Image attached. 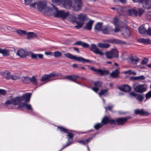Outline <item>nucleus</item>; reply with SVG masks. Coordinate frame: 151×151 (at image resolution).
<instances>
[{
	"mask_svg": "<svg viewBox=\"0 0 151 151\" xmlns=\"http://www.w3.org/2000/svg\"><path fill=\"white\" fill-rule=\"evenodd\" d=\"M31 95V93H27L22 96H17L14 98L9 99L6 101L5 104L6 105L12 104L16 106L19 105L22 101H25V103H27L30 100Z\"/></svg>",
	"mask_w": 151,
	"mask_h": 151,
	"instance_id": "f257e3e1",
	"label": "nucleus"
},
{
	"mask_svg": "<svg viewBox=\"0 0 151 151\" xmlns=\"http://www.w3.org/2000/svg\"><path fill=\"white\" fill-rule=\"evenodd\" d=\"M64 55L66 57H67L71 60L77 61L80 62L91 63L92 62H94V61L93 60H90L89 59H86L81 57H77L76 56L72 55L69 53L64 54Z\"/></svg>",
	"mask_w": 151,
	"mask_h": 151,
	"instance_id": "f03ea898",
	"label": "nucleus"
},
{
	"mask_svg": "<svg viewBox=\"0 0 151 151\" xmlns=\"http://www.w3.org/2000/svg\"><path fill=\"white\" fill-rule=\"evenodd\" d=\"M59 76H62V74L60 73H57L52 72L49 74H45L43 75L40 79V81L41 82H43L47 81H48V82L51 81L56 79H51V78L54 77Z\"/></svg>",
	"mask_w": 151,
	"mask_h": 151,
	"instance_id": "7ed1b4c3",
	"label": "nucleus"
},
{
	"mask_svg": "<svg viewBox=\"0 0 151 151\" xmlns=\"http://www.w3.org/2000/svg\"><path fill=\"white\" fill-rule=\"evenodd\" d=\"M37 9L40 12H42L44 9H45L47 13L51 12L53 9L51 7L46 6V3L42 1H40L38 2H37Z\"/></svg>",
	"mask_w": 151,
	"mask_h": 151,
	"instance_id": "20e7f679",
	"label": "nucleus"
},
{
	"mask_svg": "<svg viewBox=\"0 0 151 151\" xmlns=\"http://www.w3.org/2000/svg\"><path fill=\"white\" fill-rule=\"evenodd\" d=\"M52 1L58 4H62L63 7L66 9H69L72 6V0H52Z\"/></svg>",
	"mask_w": 151,
	"mask_h": 151,
	"instance_id": "39448f33",
	"label": "nucleus"
},
{
	"mask_svg": "<svg viewBox=\"0 0 151 151\" xmlns=\"http://www.w3.org/2000/svg\"><path fill=\"white\" fill-rule=\"evenodd\" d=\"M105 54L106 58L109 59L114 58H117L119 57L118 51L116 49H113L110 51H107Z\"/></svg>",
	"mask_w": 151,
	"mask_h": 151,
	"instance_id": "423d86ee",
	"label": "nucleus"
},
{
	"mask_svg": "<svg viewBox=\"0 0 151 151\" xmlns=\"http://www.w3.org/2000/svg\"><path fill=\"white\" fill-rule=\"evenodd\" d=\"M58 129H59L60 131L61 132H63L64 133H67L68 134L67 135L68 137V140L67 142H71L72 144L73 141V137H74V134L71 132H68V130L60 126H58Z\"/></svg>",
	"mask_w": 151,
	"mask_h": 151,
	"instance_id": "0eeeda50",
	"label": "nucleus"
},
{
	"mask_svg": "<svg viewBox=\"0 0 151 151\" xmlns=\"http://www.w3.org/2000/svg\"><path fill=\"white\" fill-rule=\"evenodd\" d=\"M80 78V76L76 75H72L69 76H65L64 78H60V79H68V80H70L72 81H73L78 84H80L81 86H86L87 87H88V86H86L85 84L83 85L81 84V83L78 81H76V80Z\"/></svg>",
	"mask_w": 151,
	"mask_h": 151,
	"instance_id": "6e6552de",
	"label": "nucleus"
},
{
	"mask_svg": "<svg viewBox=\"0 0 151 151\" xmlns=\"http://www.w3.org/2000/svg\"><path fill=\"white\" fill-rule=\"evenodd\" d=\"M134 90L136 92L139 93H142L146 91L147 87L145 84H138L133 86Z\"/></svg>",
	"mask_w": 151,
	"mask_h": 151,
	"instance_id": "1a4fd4ad",
	"label": "nucleus"
},
{
	"mask_svg": "<svg viewBox=\"0 0 151 151\" xmlns=\"http://www.w3.org/2000/svg\"><path fill=\"white\" fill-rule=\"evenodd\" d=\"M27 103H21L19 104L17 109L20 110H23L25 108L27 110H31L32 112L33 113V109L30 104H28Z\"/></svg>",
	"mask_w": 151,
	"mask_h": 151,
	"instance_id": "9d476101",
	"label": "nucleus"
},
{
	"mask_svg": "<svg viewBox=\"0 0 151 151\" xmlns=\"http://www.w3.org/2000/svg\"><path fill=\"white\" fill-rule=\"evenodd\" d=\"M130 116L126 117H119L116 119V121L117 124L118 125H123L127 121L128 119L131 118Z\"/></svg>",
	"mask_w": 151,
	"mask_h": 151,
	"instance_id": "9b49d317",
	"label": "nucleus"
},
{
	"mask_svg": "<svg viewBox=\"0 0 151 151\" xmlns=\"http://www.w3.org/2000/svg\"><path fill=\"white\" fill-rule=\"evenodd\" d=\"M89 50L96 54H99L101 56L104 54V53L101 51L100 49L97 47L96 45L94 44L91 45V46L89 48Z\"/></svg>",
	"mask_w": 151,
	"mask_h": 151,
	"instance_id": "f8f14e48",
	"label": "nucleus"
},
{
	"mask_svg": "<svg viewBox=\"0 0 151 151\" xmlns=\"http://www.w3.org/2000/svg\"><path fill=\"white\" fill-rule=\"evenodd\" d=\"M89 69L92 71L100 73L101 76L108 75L109 73V71L108 70H103L101 69H97L93 67H90Z\"/></svg>",
	"mask_w": 151,
	"mask_h": 151,
	"instance_id": "ddd939ff",
	"label": "nucleus"
},
{
	"mask_svg": "<svg viewBox=\"0 0 151 151\" xmlns=\"http://www.w3.org/2000/svg\"><path fill=\"white\" fill-rule=\"evenodd\" d=\"M82 5L81 0H75V3L73 6V10L76 12L80 11Z\"/></svg>",
	"mask_w": 151,
	"mask_h": 151,
	"instance_id": "4468645a",
	"label": "nucleus"
},
{
	"mask_svg": "<svg viewBox=\"0 0 151 151\" xmlns=\"http://www.w3.org/2000/svg\"><path fill=\"white\" fill-rule=\"evenodd\" d=\"M130 95L131 96L134 97L137 100L140 102H142L143 101L144 99L143 95H141L140 94H137L135 92L132 91L130 93Z\"/></svg>",
	"mask_w": 151,
	"mask_h": 151,
	"instance_id": "2eb2a0df",
	"label": "nucleus"
},
{
	"mask_svg": "<svg viewBox=\"0 0 151 151\" xmlns=\"http://www.w3.org/2000/svg\"><path fill=\"white\" fill-rule=\"evenodd\" d=\"M53 10L51 12H53V15L55 17H61L62 10H58V8L55 6L52 5Z\"/></svg>",
	"mask_w": 151,
	"mask_h": 151,
	"instance_id": "dca6fc26",
	"label": "nucleus"
},
{
	"mask_svg": "<svg viewBox=\"0 0 151 151\" xmlns=\"http://www.w3.org/2000/svg\"><path fill=\"white\" fill-rule=\"evenodd\" d=\"M108 42L113 44L125 45L126 44L125 41L116 39H109L108 40Z\"/></svg>",
	"mask_w": 151,
	"mask_h": 151,
	"instance_id": "f3484780",
	"label": "nucleus"
},
{
	"mask_svg": "<svg viewBox=\"0 0 151 151\" xmlns=\"http://www.w3.org/2000/svg\"><path fill=\"white\" fill-rule=\"evenodd\" d=\"M118 88L121 91L125 92H128L131 90V88L128 85L124 84L119 86Z\"/></svg>",
	"mask_w": 151,
	"mask_h": 151,
	"instance_id": "a211bd4d",
	"label": "nucleus"
},
{
	"mask_svg": "<svg viewBox=\"0 0 151 151\" xmlns=\"http://www.w3.org/2000/svg\"><path fill=\"white\" fill-rule=\"evenodd\" d=\"M17 54L21 58H25L29 54L27 51L21 49L18 50Z\"/></svg>",
	"mask_w": 151,
	"mask_h": 151,
	"instance_id": "6ab92c4d",
	"label": "nucleus"
},
{
	"mask_svg": "<svg viewBox=\"0 0 151 151\" xmlns=\"http://www.w3.org/2000/svg\"><path fill=\"white\" fill-rule=\"evenodd\" d=\"M134 114H139L141 116H148L150 114L147 111H144L143 109H137L134 110Z\"/></svg>",
	"mask_w": 151,
	"mask_h": 151,
	"instance_id": "aec40b11",
	"label": "nucleus"
},
{
	"mask_svg": "<svg viewBox=\"0 0 151 151\" xmlns=\"http://www.w3.org/2000/svg\"><path fill=\"white\" fill-rule=\"evenodd\" d=\"M74 45L81 46L83 48H88L89 47V45L87 43L83 42L81 41H77L73 43Z\"/></svg>",
	"mask_w": 151,
	"mask_h": 151,
	"instance_id": "412c9836",
	"label": "nucleus"
},
{
	"mask_svg": "<svg viewBox=\"0 0 151 151\" xmlns=\"http://www.w3.org/2000/svg\"><path fill=\"white\" fill-rule=\"evenodd\" d=\"M131 63L134 65H137L139 62L140 59L138 58L136 56H131L129 58Z\"/></svg>",
	"mask_w": 151,
	"mask_h": 151,
	"instance_id": "4be33fe9",
	"label": "nucleus"
},
{
	"mask_svg": "<svg viewBox=\"0 0 151 151\" xmlns=\"http://www.w3.org/2000/svg\"><path fill=\"white\" fill-rule=\"evenodd\" d=\"M137 41L139 42L145 44H149L151 43V40L149 39L141 38L139 39Z\"/></svg>",
	"mask_w": 151,
	"mask_h": 151,
	"instance_id": "5701e85b",
	"label": "nucleus"
},
{
	"mask_svg": "<svg viewBox=\"0 0 151 151\" xmlns=\"http://www.w3.org/2000/svg\"><path fill=\"white\" fill-rule=\"evenodd\" d=\"M93 22V21L91 20H90L88 22L86 23V26L84 27V29L88 30H91Z\"/></svg>",
	"mask_w": 151,
	"mask_h": 151,
	"instance_id": "b1692460",
	"label": "nucleus"
},
{
	"mask_svg": "<svg viewBox=\"0 0 151 151\" xmlns=\"http://www.w3.org/2000/svg\"><path fill=\"white\" fill-rule=\"evenodd\" d=\"M142 4L144 7L147 9H149L151 8V0H147Z\"/></svg>",
	"mask_w": 151,
	"mask_h": 151,
	"instance_id": "393cba45",
	"label": "nucleus"
},
{
	"mask_svg": "<svg viewBox=\"0 0 151 151\" xmlns=\"http://www.w3.org/2000/svg\"><path fill=\"white\" fill-rule=\"evenodd\" d=\"M86 15L84 14H80L78 15V18L80 21L84 23L85 20L86 19Z\"/></svg>",
	"mask_w": 151,
	"mask_h": 151,
	"instance_id": "a878e982",
	"label": "nucleus"
},
{
	"mask_svg": "<svg viewBox=\"0 0 151 151\" xmlns=\"http://www.w3.org/2000/svg\"><path fill=\"white\" fill-rule=\"evenodd\" d=\"M119 72L118 70L116 69L113 71L110 74V76L112 78H115L119 76Z\"/></svg>",
	"mask_w": 151,
	"mask_h": 151,
	"instance_id": "bb28decb",
	"label": "nucleus"
},
{
	"mask_svg": "<svg viewBox=\"0 0 151 151\" xmlns=\"http://www.w3.org/2000/svg\"><path fill=\"white\" fill-rule=\"evenodd\" d=\"M103 27V23L99 22L97 23L95 26L94 29L95 31H100Z\"/></svg>",
	"mask_w": 151,
	"mask_h": 151,
	"instance_id": "cd10ccee",
	"label": "nucleus"
},
{
	"mask_svg": "<svg viewBox=\"0 0 151 151\" xmlns=\"http://www.w3.org/2000/svg\"><path fill=\"white\" fill-rule=\"evenodd\" d=\"M108 90L107 89H101L99 94V96L101 95H104L105 96H106L108 95L109 93H108Z\"/></svg>",
	"mask_w": 151,
	"mask_h": 151,
	"instance_id": "c85d7f7f",
	"label": "nucleus"
},
{
	"mask_svg": "<svg viewBox=\"0 0 151 151\" xmlns=\"http://www.w3.org/2000/svg\"><path fill=\"white\" fill-rule=\"evenodd\" d=\"M93 137H89L87 139H82L78 141V142L79 143H82L83 145H86L88 143H89V142Z\"/></svg>",
	"mask_w": 151,
	"mask_h": 151,
	"instance_id": "c756f323",
	"label": "nucleus"
},
{
	"mask_svg": "<svg viewBox=\"0 0 151 151\" xmlns=\"http://www.w3.org/2000/svg\"><path fill=\"white\" fill-rule=\"evenodd\" d=\"M98 46L101 48H108L110 46L109 44L106 43H99L98 44Z\"/></svg>",
	"mask_w": 151,
	"mask_h": 151,
	"instance_id": "7c9ffc66",
	"label": "nucleus"
},
{
	"mask_svg": "<svg viewBox=\"0 0 151 151\" xmlns=\"http://www.w3.org/2000/svg\"><path fill=\"white\" fill-rule=\"evenodd\" d=\"M109 26L107 25H104L102 27L101 31L104 34H108L109 33Z\"/></svg>",
	"mask_w": 151,
	"mask_h": 151,
	"instance_id": "2f4dec72",
	"label": "nucleus"
},
{
	"mask_svg": "<svg viewBox=\"0 0 151 151\" xmlns=\"http://www.w3.org/2000/svg\"><path fill=\"white\" fill-rule=\"evenodd\" d=\"M139 32L140 33L142 34L147 33V30L144 27V25H142L140 26L139 28Z\"/></svg>",
	"mask_w": 151,
	"mask_h": 151,
	"instance_id": "473e14b6",
	"label": "nucleus"
},
{
	"mask_svg": "<svg viewBox=\"0 0 151 151\" xmlns=\"http://www.w3.org/2000/svg\"><path fill=\"white\" fill-rule=\"evenodd\" d=\"M110 121V119L107 116H104L102 119L101 122L103 124V125H106L108 124L109 123Z\"/></svg>",
	"mask_w": 151,
	"mask_h": 151,
	"instance_id": "72a5a7b5",
	"label": "nucleus"
},
{
	"mask_svg": "<svg viewBox=\"0 0 151 151\" xmlns=\"http://www.w3.org/2000/svg\"><path fill=\"white\" fill-rule=\"evenodd\" d=\"M128 11L130 15L133 14L135 16H137L138 14V11L134 9H128Z\"/></svg>",
	"mask_w": 151,
	"mask_h": 151,
	"instance_id": "f704fd0d",
	"label": "nucleus"
},
{
	"mask_svg": "<svg viewBox=\"0 0 151 151\" xmlns=\"http://www.w3.org/2000/svg\"><path fill=\"white\" fill-rule=\"evenodd\" d=\"M31 83L35 85H37L38 83L37 79L35 76H33L32 78L30 77V83Z\"/></svg>",
	"mask_w": 151,
	"mask_h": 151,
	"instance_id": "c9c22d12",
	"label": "nucleus"
},
{
	"mask_svg": "<svg viewBox=\"0 0 151 151\" xmlns=\"http://www.w3.org/2000/svg\"><path fill=\"white\" fill-rule=\"evenodd\" d=\"M24 83L26 84L30 83V77L29 76H23L22 78Z\"/></svg>",
	"mask_w": 151,
	"mask_h": 151,
	"instance_id": "e433bc0d",
	"label": "nucleus"
},
{
	"mask_svg": "<svg viewBox=\"0 0 151 151\" xmlns=\"http://www.w3.org/2000/svg\"><path fill=\"white\" fill-rule=\"evenodd\" d=\"M70 14L69 12H65V11L62 10L61 16V18L63 19H66Z\"/></svg>",
	"mask_w": 151,
	"mask_h": 151,
	"instance_id": "4c0bfd02",
	"label": "nucleus"
},
{
	"mask_svg": "<svg viewBox=\"0 0 151 151\" xmlns=\"http://www.w3.org/2000/svg\"><path fill=\"white\" fill-rule=\"evenodd\" d=\"M77 25H76L75 27L78 29L81 28L84 24V23L80 21H77L76 22Z\"/></svg>",
	"mask_w": 151,
	"mask_h": 151,
	"instance_id": "58836bf2",
	"label": "nucleus"
},
{
	"mask_svg": "<svg viewBox=\"0 0 151 151\" xmlns=\"http://www.w3.org/2000/svg\"><path fill=\"white\" fill-rule=\"evenodd\" d=\"M10 73L9 72H7L6 73L5 72H3L2 75L7 80H9L11 79V76L10 75Z\"/></svg>",
	"mask_w": 151,
	"mask_h": 151,
	"instance_id": "ea45409f",
	"label": "nucleus"
},
{
	"mask_svg": "<svg viewBox=\"0 0 151 151\" xmlns=\"http://www.w3.org/2000/svg\"><path fill=\"white\" fill-rule=\"evenodd\" d=\"M1 54L4 56H7L10 55L9 50L5 49H2Z\"/></svg>",
	"mask_w": 151,
	"mask_h": 151,
	"instance_id": "a19ab883",
	"label": "nucleus"
},
{
	"mask_svg": "<svg viewBox=\"0 0 151 151\" xmlns=\"http://www.w3.org/2000/svg\"><path fill=\"white\" fill-rule=\"evenodd\" d=\"M27 34L28 38L29 39H30L31 38L37 36L36 35L32 32H29Z\"/></svg>",
	"mask_w": 151,
	"mask_h": 151,
	"instance_id": "79ce46f5",
	"label": "nucleus"
},
{
	"mask_svg": "<svg viewBox=\"0 0 151 151\" xmlns=\"http://www.w3.org/2000/svg\"><path fill=\"white\" fill-rule=\"evenodd\" d=\"M102 84V82L100 81H97L94 82V86L98 88L101 87Z\"/></svg>",
	"mask_w": 151,
	"mask_h": 151,
	"instance_id": "37998d69",
	"label": "nucleus"
},
{
	"mask_svg": "<svg viewBox=\"0 0 151 151\" xmlns=\"http://www.w3.org/2000/svg\"><path fill=\"white\" fill-rule=\"evenodd\" d=\"M16 33L21 35L27 34L26 31L21 29H18L16 31Z\"/></svg>",
	"mask_w": 151,
	"mask_h": 151,
	"instance_id": "c03bdc74",
	"label": "nucleus"
},
{
	"mask_svg": "<svg viewBox=\"0 0 151 151\" xmlns=\"http://www.w3.org/2000/svg\"><path fill=\"white\" fill-rule=\"evenodd\" d=\"M103 126V124L101 122L100 123H97L94 126V128L96 130H98L99 128Z\"/></svg>",
	"mask_w": 151,
	"mask_h": 151,
	"instance_id": "a18cd8bd",
	"label": "nucleus"
},
{
	"mask_svg": "<svg viewBox=\"0 0 151 151\" xmlns=\"http://www.w3.org/2000/svg\"><path fill=\"white\" fill-rule=\"evenodd\" d=\"M62 53L58 51H56L54 52L53 55L55 58H58L62 56Z\"/></svg>",
	"mask_w": 151,
	"mask_h": 151,
	"instance_id": "49530a36",
	"label": "nucleus"
},
{
	"mask_svg": "<svg viewBox=\"0 0 151 151\" xmlns=\"http://www.w3.org/2000/svg\"><path fill=\"white\" fill-rule=\"evenodd\" d=\"M145 96L146 100L149 99L151 98V90L146 94Z\"/></svg>",
	"mask_w": 151,
	"mask_h": 151,
	"instance_id": "de8ad7c7",
	"label": "nucleus"
},
{
	"mask_svg": "<svg viewBox=\"0 0 151 151\" xmlns=\"http://www.w3.org/2000/svg\"><path fill=\"white\" fill-rule=\"evenodd\" d=\"M113 23L115 26L118 25V26L119 25V22L118 19L117 18H115L113 20Z\"/></svg>",
	"mask_w": 151,
	"mask_h": 151,
	"instance_id": "09e8293b",
	"label": "nucleus"
},
{
	"mask_svg": "<svg viewBox=\"0 0 151 151\" xmlns=\"http://www.w3.org/2000/svg\"><path fill=\"white\" fill-rule=\"evenodd\" d=\"M70 19L72 22H76L77 21V17L74 15H72L70 17Z\"/></svg>",
	"mask_w": 151,
	"mask_h": 151,
	"instance_id": "8fccbe9b",
	"label": "nucleus"
},
{
	"mask_svg": "<svg viewBox=\"0 0 151 151\" xmlns=\"http://www.w3.org/2000/svg\"><path fill=\"white\" fill-rule=\"evenodd\" d=\"M148 61V59L145 58H143L142 62L141 63V64L142 65H146Z\"/></svg>",
	"mask_w": 151,
	"mask_h": 151,
	"instance_id": "3c124183",
	"label": "nucleus"
},
{
	"mask_svg": "<svg viewBox=\"0 0 151 151\" xmlns=\"http://www.w3.org/2000/svg\"><path fill=\"white\" fill-rule=\"evenodd\" d=\"M138 11L139 12V16L140 17L144 12V9L142 8H140L139 9Z\"/></svg>",
	"mask_w": 151,
	"mask_h": 151,
	"instance_id": "603ef678",
	"label": "nucleus"
},
{
	"mask_svg": "<svg viewBox=\"0 0 151 151\" xmlns=\"http://www.w3.org/2000/svg\"><path fill=\"white\" fill-rule=\"evenodd\" d=\"M71 142H67L66 143V145H63V147L59 151H62L63 149L65 148L66 147H68V146L71 145Z\"/></svg>",
	"mask_w": 151,
	"mask_h": 151,
	"instance_id": "864d4df0",
	"label": "nucleus"
},
{
	"mask_svg": "<svg viewBox=\"0 0 151 151\" xmlns=\"http://www.w3.org/2000/svg\"><path fill=\"white\" fill-rule=\"evenodd\" d=\"M137 80H144L145 78V77L143 75H141L139 76H137Z\"/></svg>",
	"mask_w": 151,
	"mask_h": 151,
	"instance_id": "5fc2aeb1",
	"label": "nucleus"
},
{
	"mask_svg": "<svg viewBox=\"0 0 151 151\" xmlns=\"http://www.w3.org/2000/svg\"><path fill=\"white\" fill-rule=\"evenodd\" d=\"M31 58L33 59H37V54L33 53L32 52L31 53Z\"/></svg>",
	"mask_w": 151,
	"mask_h": 151,
	"instance_id": "6e6d98bb",
	"label": "nucleus"
},
{
	"mask_svg": "<svg viewBox=\"0 0 151 151\" xmlns=\"http://www.w3.org/2000/svg\"><path fill=\"white\" fill-rule=\"evenodd\" d=\"M124 34H126V35L128 37L130 36V32L128 29H126L125 32Z\"/></svg>",
	"mask_w": 151,
	"mask_h": 151,
	"instance_id": "4d7b16f0",
	"label": "nucleus"
},
{
	"mask_svg": "<svg viewBox=\"0 0 151 151\" xmlns=\"http://www.w3.org/2000/svg\"><path fill=\"white\" fill-rule=\"evenodd\" d=\"M116 120H114V119H111V120H110V121H109V123L110 124H114V125H116Z\"/></svg>",
	"mask_w": 151,
	"mask_h": 151,
	"instance_id": "13d9d810",
	"label": "nucleus"
},
{
	"mask_svg": "<svg viewBox=\"0 0 151 151\" xmlns=\"http://www.w3.org/2000/svg\"><path fill=\"white\" fill-rule=\"evenodd\" d=\"M129 80L130 81H132L137 80V76H131L130 77Z\"/></svg>",
	"mask_w": 151,
	"mask_h": 151,
	"instance_id": "bf43d9fd",
	"label": "nucleus"
},
{
	"mask_svg": "<svg viewBox=\"0 0 151 151\" xmlns=\"http://www.w3.org/2000/svg\"><path fill=\"white\" fill-rule=\"evenodd\" d=\"M147 34L151 37V28L150 27L147 29Z\"/></svg>",
	"mask_w": 151,
	"mask_h": 151,
	"instance_id": "052dcab7",
	"label": "nucleus"
},
{
	"mask_svg": "<svg viewBox=\"0 0 151 151\" xmlns=\"http://www.w3.org/2000/svg\"><path fill=\"white\" fill-rule=\"evenodd\" d=\"M119 25H118H118L115 26V29L114 31V32H118L119 31L120 29L119 28Z\"/></svg>",
	"mask_w": 151,
	"mask_h": 151,
	"instance_id": "680f3d73",
	"label": "nucleus"
},
{
	"mask_svg": "<svg viewBox=\"0 0 151 151\" xmlns=\"http://www.w3.org/2000/svg\"><path fill=\"white\" fill-rule=\"evenodd\" d=\"M113 107V106H108L107 107H105L104 108L106 109V111L107 109L109 111H111L112 110Z\"/></svg>",
	"mask_w": 151,
	"mask_h": 151,
	"instance_id": "e2e57ef3",
	"label": "nucleus"
},
{
	"mask_svg": "<svg viewBox=\"0 0 151 151\" xmlns=\"http://www.w3.org/2000/svg\"><path fill=\"white\" fill-rule=\"evenodd\" d=\"M24 1L26 5L30 4L32 1V0H24Z\"/></svg>",
	"mask_w": 151,
	"mask_h": 151,
	"instance_id": "0e129e2a",
	"label": "nucleus"
},
{
	"mask_svg": "<svg viewBox=\"0 0 151 151\" xmlns=\"http://www.w3.org/2000/svg\"><path fill=\"white\" fill-rule=\"evenodd\" d=\"M37 2H34L33 4H29L31 7L34 8H35V6L36 4L37 5Z\"/></svg>",
	"mask_w": 151,
	"mask_h": 151,
	"instance_id": "69168bd1",
	"label": "nucleus"
},
{
	"mask_svg": "<svg viewBox=\"0 0 151 151\" xmlns=\"http://www.w3.org/2000/svg\"><path fill=\"white\" fill-rule=\"evenodd\" d=\"M92 89L93 91L96 92H97L99 90V88L97 87H93L92 88Z\"/></svg>",
	"mask_w": 151,
	"mask_h": 151,
	"instance_id": "338daca9",
	"label": "nucleus"
},
{
	"mask_svg": "<svg viewBox=\"0 0 151 151\" xmlns=\"http://www.w3.org/2000/svg\"><path fill=\"white\" fill-rule=\"evenodd\" d=\"M19 78L17 76H11V79H12L13 80H16L19 79Z\"/></svg>",
	"mask_w": 151,
	"mask_h": 151,
	"instance_id": "774afa93",
	"label": "nucleus"
}]
</instances>
